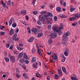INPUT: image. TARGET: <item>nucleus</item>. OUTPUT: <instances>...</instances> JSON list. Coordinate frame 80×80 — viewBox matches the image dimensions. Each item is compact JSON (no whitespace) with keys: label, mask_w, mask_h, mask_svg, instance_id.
Segmentation results:
<instances>
[{"label":"nucleus","mask_w":80,"mask_h":80,"mask_svg":"<svg viewBox=\"0 0 80 80\" xmlns=\"http://www.w3.org/2000/svg\"><path fill=\"white\" fill-rule=\"evenodd\" d=\"M44 17L47 20L46 22L47 23H49L50 22V21L49 20V18H48V16L47 14H46L43 16V15H40L39 17V20L41 21V22H44L45 21V19H44Z\"/></svg>","instance_id":"obj_1"},{"label":"nucleus","mask_w":80,"mask_h":80,"mask_svg":"<svg viewBox=\"0 0 80 80\" xmlns=\"http://www.w3.org/2000/svg\"><path fill=\"white\" fill-rule=\"evenodd\" d=\"M52 29L54 31V32H58V33H60V30L58 29V27L57 26L53 27Z\"/></svg>","instance_id":"obj_2"},{"label":"nucleus","mask_w":80,"mask_h":80,"mask_svg":"<svg viewBox=\"0 0 80 80\" xmlns=\"http://www.w3.org/2000/svg\"><path fill=\"white\" fill-rule=\"evenodd\" d=\"M32 32H33V33L34 34H35V35L38 34V33H39V31H38L37 28H33L32 29Z\"/></svg>","instance_id":"obj_3"},{"label":"nucleus","mask_w":80,"mask_h":80,"mask_svg":"<svg viewBox=\"0 0 80 80\" xmlns=\"http://www.w3.org/2000/svg\"><path fill=\"white\" fill-rule=\"evenodd\" d=\"M50 37L51 38H54L57 37V33L55 32L51 33V34Z\"/></svg>","instance_id":"obj_4"},{"label":"nucleus","mask_w":80,"mask_h":80,"mask_svg":"<svg viewBox=\"0 0 80 80\" xmlns=\"http://www.w3.org/2000/svg\"><path fill=\"white\" fill-rule=\"evenodd\" d=\"M52 57L53 60H57V54L55 53H53L52 54Z\"/></svg>","instance_id":"obj_5"},{"label":"nucleus","mask_w":80,"mask_h":80,"mask_svg":"<svg viewBox=\"0 0 80 80\" xmlns=\"http://www.w3.org/2000/svg\"><path fill=\"white\" fill-rule=\"evenodd\" d=\"M62 39L63 40L67 41L68 40V37H67V36L65 35V34H64L62 35Z\"/></svg>","instance_id":"obj_6"},{"label":"nucleus","mask_w":80,"mask_h":80,"mask_svg":"<svg viewBox=\"0 0 80 80\" xmlns=\"http://www.w3.org/2000/svg\"><path fill=\"white\" fill-rule=\"evenodd\" d=\"M1 3H2L3 7L4 8H8V7L7 6H6V4L5 3L3 2V1H2L1 2Z\"/></svg>","instance_id":"obj_7"},{"label":"nucleus","mask_w":80,"mask_h":80,"mask_svg":"<svg viewBox=\"0 0 80 80\" xmlns=\"http://www.w3.org/2000/svg\"><path fill=\"white\" fill-rule=\"evenodd\" d=\"M9 34L11 36H12V35L14 34V30H13V29H11L9 32Z\"/></svg>","instance_id":"obj_8"},{"label":"nucleus","mask_w":80,"mask_h":80,"mask_svg":"<svg viewBox=\"0 0 80 80\" xmlns=\"http://www.w3.org/2000/svg\"><path fill=\"white\" fill-rule=\"evenodd\" d=\"M34 38L33 37H31L28 39V41L29 42H32L34 40Z\"/></svg>","instance_id":"obj_9"},{"label":"nucleus","mask_w":80,"mask_h":80,"mask_svg":"<svg viewBox=\"0 0 80 80\" xmlns=\"http://www.w3.org/2000/svg\"><path fill=\"white\" fill-rule=\"evenodd\" d=\"M11 59V60L12 62V63H14L15 62V58L13 56L11 57L10 58Z\"/></svg>","instance_id":"obj_10"},{"label":"nucleus","mask_w":80,"mask_h":80,"mask_svg":"<svg viewBox=\"0 0 80 80\" xmlns=\"http://www.w3.org/2000/svg\"><path fill=\"white\" fill-rule=\"evenodd\" d=\"M23 53L21 52L20 53L18 56V58H22V57H23Z\"/></svg>","instance_id":"obj_11"},{"label":"nucleus","mask_w":80,"mask_h":80,"mask_svg":"<svg viewBox=\"0 0 80 80\" xmlns=\"http://www.w3.org/2000/svg\"><path fill=\"white\" fill-rule=\"evenodd\" d=\"M35 63H33L32 65V67L33 68H37L38 66H37V65H38V63L37 62H35Z\"/></svg>","instance_id":"obj_12"},{"label":"nucleus","mask_w":80,"mask_h":80,"mask_svg":"<svg viewBox=\"0 0 80 80\" xmlns=\"http://www.w3.org/2000/svg\"><path fill=\"white\" fill-rule=\"evenodd\" d=\"M13 18H12L11 19H10V20L9 22V25H11L12 23V20L13 21L14 20L12 19Z\"/></svg>","instance_id":"obj_13"},{"label":"nucleus","mask_w":80,"mask_h":80,"mask_svg":"<svg viewBox=\"0 0 80 80\" xmlns=\"http://www.w3.org/2000/svg\"><path fill=\"white\" fill-rule=\"evenodd\" d=\"M37 60V58H36L34 57L32 58V62L33 63V62H35Z\"/></svg>","instance_id":"obj_14"},{"label":"nucleus","mask_w":80,"mask_h":80,"mask_svg":"<svg viewBox=\"0 0 80 80\" xmlns=\"http://www.w3.org/2000/svg\"><path fill=\"white\" fill-rule=\"evenodd\" d=\"M42 35L43 33L42 32H40L38 34L37 37H42Z\"/></svg>","instance_id":"obj_15"},{"label":"nucleus","mask_w":80,"mask_h":80,"mask_svg":"<svg viewBox=\"0 0 80 80\" xmlns=\"http://www.w3.org/2000/svg\"><path fill=\"white\" fill-rule=\"evenodd\" d=\"M58 74H59L60 76H62V70H58Z\"/></svg>","instance_id":"obj_16"},{"label":"nucleus","mask_w":80,"mask_h":80,"mask_svg":"<svg viewBox=\"0 0 80 80\" xmlns=\"http://www.w3.org/2000/svg\"><path fill=\"white\" fill-rule=\"evenodd\" d=\"M17 48H18V50H22L23 49V48L19 46H17Z\"/></svg>","instance_id":"obj_17"},{"label":"nucleus","mask_w":80,"mask_h":80,"mask_svg":"<svg viewBox=\"0 0 80 80\" xmlns=\"http://www.w3.org/2000/svg\"><path fill=\"white\" fill-rule=\"evenodd\" d=\"M56 10L58 12L61 11V8L60 7H58L56 8Z\"/></svg>","instance_id":"obj_18"},{"label":"nucleus","mask_w":80,"mask_h":80,"mask_svg":"<svg viewBox=\"0 0 80 80\" xmlns=\"http://www.w3.org/2000/svg\"><path fill=\"white\" fill-rule=\"evenodd\" d=\"M36 76L37 77H38V78H40V77H41V75H39V73L38 72L36 73Z\"/></svg>","instance_id":"obj_19"},{"label":"nucleus","mask_w":80,"mask_h":80,"mask_svg":"<svg viewBox=\"0 0 80 80\" xmlns=\"http://www.w3.org/2000/svg\"><path fill=\"white\" fill-rule=\"evenodd\" d=\"M74 16L76 17L77 18H79V17H80V14H75Z\"/></svg>","instance_id":"obj_20"},{"label":"nucleus","mask_w":80,"mask_h":80,"mask_svg":"<svg viewBox=\"0 0 80 80\" xmlns=\"http://www.w3.org/2000/svg\"><path fill=\"white\" fill-rule=\"evenodd\" d=\"M48 16H49V17H50L52 18V17H53V15H52V14L50 12H48Z\"/></svg>","instance_id":"obj_21"},{"label":"nucleus","mask_w":80,"mask_h":80,"mask_svg":"<svg viewBox=\"0 0 80 80\" xmlns=\"http://www.w3.org/2000/svg\"><path fill=\"white\" fill-rule=\"evenodd\" d=\"M12 39L13 40H14V39H15L14 40H15V41H18L19 40V38H13L12 37Z\"/></svg>","instance_id":"obj_22"},{"label":"nucleus","mask_w":80,"mask_h":80,"mask_svg":"<svg viewBox=\"0 0 80 80\" xmlns=\"http://www.w3.org/2000/svg\"><path fill=\"white\" fill-rule=\"evenodd\" d=\"M62 70L63 71V72L65 73L66 72V69L64 67H62Z\"/></svg>","instance_id":"obj_23"},{"label":"nucleus","mask_w":80,"mask_h":80,"mask_svg":"<svg viewBox=\"0 0 80 80\" xmlns=\"http://www.w3.org/2000/svg\"><path fill=\"white\" fill-rule=\"evenodd\" d=\"M60 29H63V24H61L59 27Z\"/></svg>","instance_id":"obj_24"},{"label":"nucleus","mask_w":80,"mask_h":80,"mask_svg":"<svg viewBox=\"0 0 80 80\" xmlns=\"http://www.w3.org/2000/svg\"><path fill=\"white\" fill-rule=\"evenodd\" d=\"M37 23L38 24V25H42V23L41 22H40V20H38Z\"/></svg>","instance_id":"obj_25"},{"label":"nucleus","mask_w":80,"mask_h":80,"mask_svg":"<svg viewBox=\"0 0 80 80\" xmlns=\"http://www.w3.org/2000/svg\"><path fill=\"white\" fill-rule=\"evenodd\" d=\"M23 76L25 78H27V79L28 78L27 77V74H26L25 73L23 74Z\"/></svg>","instance_id":"obj_26"},{"label":"nucleus","mask_w":80,"mask_h":80,"mask_svg":"<svg viewBox=\"0 0 80 80\" xmlns=\"http://www.w3.org/2000/svg\"><path fill=\"white\" fill-rule=\"evenodd\" d=\"M5 59L6 62H9V58H8L5 57Z\"/></svg>","instance_id":"obj_27"},{"label":"nucleus","mask_w":80,"mask_h":80,"mask_svg":"<svg viewBox=\"0 0 80 80\" xmlns=\"http://www.w3.org/2000/svg\"><path fill=\"white\" fill-rule=\"evenodd\" d=\"M24 62L26 64H28V63H29V62L27 60H25L24 61Z\"/></svg>","instance_id":"obj_28"},{"label":"nucleus","mask_w":80,"mask_h":80,"mask_svg":"<svg viewBox=\"0 0 80 80\" xmlns=\"http://www.w3.org/2000/svg\"><path fill=\"white\" fill-rule=\"evenodd\" d=\"M24 59H20L19 60V62L21 63H23V62H24Z\"/></svg>","instance_id":"obj_29"},{"label":"nucleus","mask_w":80,"mask_h":80,"mask_svg":"<svg viewBox=\"0 0 80 80\" xmlns=\"http://www.w3.org/2000/svg\"><path fill=\"white\" fill-rule=\"evenodd\" d=\"M55 78L56 79H57L58 78H59V75H58L57 74L55 75Z\"/></svg>","instance_id":"obj_30"},{"label":"nucleus","mask_w":80,"mask_h":80,"mask_svg":"<svg viewBox=\"0 0 80 80\" xmlns=\"http://www.w3.org/2000/svg\"><path fill=\"white\" fill-rule=\"evenodd\" d=\"M67 43V42L65 40H63L62 43L63 44V45H65V44Z\"/></svg>","instance_id":"obj_31"},{"label":"nucleus","mask_w":80,"mask_h":80,"mask_svg":"<svg viewBox=\"0 0 80 80\" xmlns=\"http://www.w3.org/2000/svg\"><path fill=\"white\" fill-rule=\"evenodd\" d=\"M75 10V8H71L70 9V12H73V11H74V10Z\"/></svg>","instance_id":"obj_32"},{"label":"nucleus","mask_w":80,"mask_h":80,"mask_svg":"<svg viewBox=\"0 0 80 80\" xmlns=\"http://www.w3.org/2000/svg\"><path fill=\"white\" fill-rule=\"evenodd\" d=\"M70 32L69 31H68V32H67L65 34V35H66V36H68L70 35Z\"/></svg>","instance_id":"obj_33"},{"label":"nucleus","mask_w":80,"mask_h":80,"mask_svg":"<svg viewBox=\"0 0 80 80\" xmlns=\"http://www.w3.org/2000/svg\"><path fill=\"white\" fill-rule=\"evenodd\" d=\"M12 27H14V28H15L16 27H17V24L16 23H13L12 25Z\"/></svg>","instance_id":"obj_34"},{"label":"nucleus","mask_w":80,"mask_h":80,"mask_svg":"<svg viewBox=\"0 0 80 80\" xmlns=\"http://www.w3.org/2000/svg\"><path fill=\"white\" fill-rule=\"evenodd\" d=\"M64 54L65 56H67L68 55V54L67 52H64Z\"/></svg>","instance_id":"obj_35"},{"label":"nucleus","mask_w":80,"mask_h":80,"mask_svg":"<svg viewBox=\"0 0 80 80\" xmlns=\"http://www.w3.org/2000/svg\"><path fill=\"white\" fill-rule=\"evenodd\" d=\"M17 36V34L16 33H15L13 36L12 37H13V38H16Z\"/></svg>","instance_id":"obj_36"},{"label":"nucleus","mask_w":80,"mask_h":80,"mask_svg":"<svg viewBox=\"0 0 80 80\" xmlns=\"http://www.w3.org/2000/svg\"><path fill=\"white\" fill-rule=\"evenodd\" d=\"M41 53L40 50L39 49H38V53L39 55H41V53Z\"/></svg>","instance_id":"obj_37"},{"label":"nucleus","mask_w":80,"mask_h":80,"mask_svg":"<svg viewBox=\"0 0 80 80\" xmlns=\"http://www.w3.org/2000/svg\"><path fill=\"white\" fill-rule=\"evenodd\" d=\"M35 2H36V0H33L32 4L33 5H35Z\"/></svg>","instance_id":"obj_38"},{"label":"nucleus","mask_w":80,"mask_h":80,"mask_svg":"<svg viewBox=\"0 0 80 80\" xmlns=\"http://www.w3.org/2000/svg\"><path fill=\"white\" fill-rule=\"evenodd\" d=\"M10 4H11V1L9 0L7 2V5H9Z\"/></svg>","instance_id":"obj_39"},{"label":"nucleus","mask_w":80,"mask_h":80,"mask_svg":"<svg viewBox=\"0 0 80 80\" xmlns=\"http://www.w3.org/2000/svg\"><path fill=\"white\" fill-rule=\"evenodd\" d=\"M1 35H5V32H1L0 33Z\"/></svg>","instance_id":"obj_40"},{"label":"nucleus","mask_w":80,"mask_h":80,"mask_svg":"<svg viewBox=\"0 0 80 80\" xmlns=\"http://www.w3.org/2000/svg\"><path fill=\"white\" fill-rule=\"evenodd\" d=\"M5 28V27L3 26H0V28L1 30H2V29H3V28Z\"/></svg>","instance_id":"obj_41"},{"label":"nucleus","mask_w":80,"mask_h":80,"mask_svg":"<svg viewBox=\"0 0 80 80\" xmlns=\"http://www.w3.org/2000/svg\"><path fill=\"white\" fill-rule=\"evenodd\" d=\"M50 8L52 9V8H53V7H54V5H52V4H51L50 5Z\"/></svg>","instance_id":"obj_42"},{"label":"nucleus","mask_w":80,"mask_h":80,"mask_svg":"<svg viewBox=\"0 0 80 80\" xmlns=\"http://www.w3.org/2000/svg\"><path fill=\"white\" fill-rule=\"evenodd\" d=\"M57 16H54V21H57Z\"/></svg>","instance_id":"obj_43"},{"label":"nucleus","mask_w":80,"mask_h":80,"mask_svg":"<svg viewBox=\"0 0 80 80\" xmlns=\"http://www.w3.org/2000/svg\"><path fill=\"white\" fill-rule=\"evenodd\" d=\"M77 22H75V23H72V26H74V27H75V26H76V25H77Z\"/></svg>","instance_id":"obj_44"},{"label":"nucleus","mask_w":80,"mask_h":80,"mask_svg":"<svg viewBox=\"0 0 80 80\" xmlns=\"http://www.w3.org/2000/svg\"><path fill=\"white\" fill-rule=\"evenodd\" d=\"M76 18H76V16L72 17V20H76V19H77Z\"/></svg>","instance_id":"obj_45"},{"label":"nucleus","mask_w":80,"mask_h":80,"mask_svg":"<svg viewBox=\"0 0 80 80\" xmlns=\"http://www.w3.org/2000/svg\"><path fill=\"white\" fill-rule=\"evenodd\" d=\"M48 29H49V30H50V29H51V28H52V27H51V25H48Z\"/></svg>","instance_id":"obj_46"},{"label":"nucleus","mask_w":80,"mask_h":80,"mask_svg":"<svg viewBox=\"0 0 80 80\" xmlns=\"http://www.w3.org/2000/svg\"><path fill=\"white\" fill-rule=\"evenodd\" d=\"M48 42H49V43H52V39H50L49 40Z\"/></svg>","instance_id":"obj_47"},{"label":"nucleus","mask_w":80,"mask_h":80,"mask_svg":"<svg viewBox=\"0 0 80 80\" xmlns=\"http://www.w3.org/2000/svg\"><path fill=\"white\" fill-rule=\"evenodd\" d=\"M32 52L33 53H35V48L32 49Z\"/></svg>","instance_id":"obj_48"},{"label":"nucleus","mask_w":80,"mask_h":80,"mask_svg":"<svg viewBox=\"0 0 80 80\" xmlns=\"http://www.w3.org/2000/svg\"><path fill=\"white\" fill-rule=\"evenodd\" d=\"M46 12L45 11H42V12H41L40 13L41 14H43V15H44L45 13H46Z\"/></svg>","instance_id":"obj_49"},{"label":"nucleus","mask_w":80,"mask_h":80,"mask_svg":"<svg viewBox=\"0 0 80 80\" xmlns=\"http://www.w3.org/2000/svg\"><path fill=\"white\" fill-rule=\"evenodd\" d=\"M66 59V58H63V59L62 60V61L63 62H64L65 61V59Z\"/></svg>","instance_id":"obj_50"},{"label":"nucleus","mask_w":80,"mask_h":80,"mask_svg":"<svg viewBox=\"0 0 80 80\" xmlns=\"http://www.w3.org/2000/svg\"><path fill=\"white\" fill-rule=\"evenodd\" d=\"M13 45H11L10 46V47H9V49H10V50H12V48H13Z\"/></svg>","instance_id":"obj_51"},{"label":"nucleus","mask_w":80,"mask_h":80,"mask_svg":"<svg viewBox=\"0 0 80 80\" xmlns=\"http://www.w3.org/2000/svg\"><path fill=\"white\" fill-rule=\"evenodd\" d=\"M16 76L18 78H20V76L18 74V73L16 74Z\"/></svg>","instance_id":"obj_52"},{"label":"nucleus","mask_w":80,"mask_h":80,"mask_svg":"<svg viewBox=\"0 0 80 80\" xmlns=\"http://www.w3.org/2000/svg\"><path fill=\"white\" fill-rule=\"evenodd\" d=\"M24 58H26V59H27H27H28V58L27 57V55L24 56Z\"/></svg>","instance_id":"obj_53"},{"label":"nucleus","mask_w":80,"mask_h":80,"mask_svg":"<svg viewBox=\"0 0 80 80\" xmlns=\"http://www.w3.org/2000/svg\"><path fill=\"white\" fill-rule=\"evenodd\" d=\"M16 72H17L18 73H19V69L17 68H16Z\"/></svg>","instance_id":"obj_54"},{"label":"nucleus","mask_w":80,"mask_h":80,"mask_svg":"<svg viewBox=\"0 0 80 80\" xmlns=\"http://www.w3.org/2000/svg\"><path fill=\"white\" fill-rule=\"evenodd\" d=\"M29 18H28V15L26 16V19L27 20H28Z\"/></svg>","instance_id":"obj_55"},{"label":"nucleus","mask_w":80,"mask_h":80,"mask_svg":"<svg viewBox=\"0 0 80 80\" xmlns=\"http://www.w3.org/2000/svg\"><path fill=\"white\" fill-rule=\"evenodd\" d=\"M33 13H34V15H37V11H34Z\"/></svg>","instance_id":"obj_56"},{"label":"nucleus","mask_w":80,"mask_h":80,"mask_svg":"<svg viewBox=\"0 0 80 80\" xmlns=\"http://www.w3.org/2000/svg\"><path fill=\"white\" fill-rule=\"evenodd\" d=\"M73 76H74V77L75 76V78L74 79L75 80H78V79L77 78V76H76V75H73Z\"/></svg>","instance_id":"obj_57"},{"label":"nucleus","mask_w":80,"mask_h":80,"mask_svg":"<svg viewBox=\"0 0 80 80\" xmlns=\"http://www.w3.org/2000/svg\"><path fill=\"white\" fill-rule=\"evenodd\" d=\"M9 47H10V44L8 43L6 45V47L7 48H9Z\"/></svg>","instance_id":"obj_58"},{"label":"nucleus","mask_w":80,"mask_h":80,"mask_svg":"<svg viewBox=\"0 0 80 80\" xmlns=\"http://www.w3.org/2000/svg\"><path fill=\"white\" fill-rule=\"evenodd\" d=\"M13 52L14 54H17L18 53V52L17 51H14Z\"/></svg>","instance_id":"obj_59"},{"label":"nucleus","mask_w":80,"mask_h":80,"mask_svg":"<svg viewBox=\"0 0 80 80\" xmlns=\"http://www.w3.org/2000/svg\"><path fill=\"white\" fill-rule=\"evenodd\" d=\"M67 16H66L65 15H62V18H67Z\"/></svg>","instance_id":"obj_60"},{"label":"nucleus","mask_w":80,"mask_h":80,"mask_svg":"<svg viewBox=\"0 0 80 80\" xmlns=\"http://www.w3.org/2000/svg\"><path fill=\"white\" fill-rule=\"evenodd\" d=\"M19 47H22V46H23V44H22V43H20L19 44Z\"/></svg>","instance_id":"obj_61"},{"label":"nucleus","mask_w":80,"mask_h":80,"mask_svg":"<svg viewBox=\"0 0 80 80\" xmlns=\"http://www.w3.org/2000/svg\"><path fill=\"white\" fill-rule=\"evenodd\" d=\"M47 53L48 55H50L52 53V51H51L50 53L48 52H47Z\"/></svg>","instance_id":"obj_62"},{"label":"nucleus","mask_w":80,"mask_h":80,"mask_svg":"<svg viewBox=\"0 0 80 80\" xmlns=\"http://www.w3.org/2000/svg\"><path fill=\"white\" fill-rule=\"evenodd\" d=\"M43 72L44 73H43V75H47V72H44V71H43Z\"/></svg>","instance_id":"obj_63"},{"label":"nucleus","mask_w":80,"mask_h":80,"mask_svg":"<svg viewBox=\"0 0 80 80\" xmlns=\"http://www.w3.org/2000/svg\"><path fill=\"white\" fill-rule=\"evenodd\" d=\"M71 78L72 80H74L75 79V77H71Z\"/></svg>","instance_id":"obj_64"}]
</instances>
